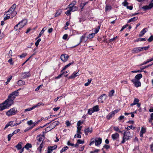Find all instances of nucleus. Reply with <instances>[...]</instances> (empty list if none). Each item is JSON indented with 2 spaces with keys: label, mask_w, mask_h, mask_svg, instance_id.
Returning a JSON list of instances; mask_svg holds the SVG:
<instances>
[{
  "label": "nucleus",
  "mask_w": 153,
  "mask_h": 153,
  "mask_svg": "<svg viewBox=\"0 0 153 153\" xmlns=\"http://www.w3.org/2000/svg\"><path fill=\"white\" fill-rule=\"evenodd\" d=\"M34 109V108H33V107H32L31 108H28L25 109V111L26 112V111H30L32 110L33 109Z\"/></svg>",
  "instance_id": "obj_52"
},
{
  "label": "nucleus",
  "mask_w": 153,
  "mask_h": 153,
  "mask_svg": "<svg viewBox=\"0 0 153 153\" xmlns=\"http://www.w3.org/2000/svg\"><path fill=\"white\" fill-rule=\"evenodd\" d=\"M139 101V100L136 98H135L134 99V102L135 103V104H136L137 103H138Z\"/></svg>",
  "instance_id": "obj_64"
},
{
  "label": "nucleus",
  "mask_w": 153,
  "mask_h": 153,
  "mask_svg": "<svg viewBox=\"0 0 153 153\" xmlns=\"http://www.w3.org/2000/svg\"><path fill=\"white\" fill-rule=\"evenodd\" d=\"M18 91H15L12 92L8 96V98L6 100L10 105L11 106L13 103V100L19 95Z\"/></svg>",
  "instance_id": "obj_1"
},
{
  "label": "nucleus",
  "mask_w": 153,
  "mask_h": 153,
  "mask_svg": "<svg viewBox=\"0 0 153 153\" xmlns=\"http://www.w3.org/2000/svg\"><path fill=\"white\" fill-rule=\"evenodd\" d=\"M128 3L125 0L122 3V4L124 6H128Z\"/></svg>",
  "instance_id": "obj_56"
},
{
  "label": "nucleus",
  "mask_w": 153,
  "mask_h": 153,
  "mask_svg": "<svg viewBox=\"0 0 153 153\" xmlns=\"http://www.w3.org/2000/svg\"><path fill=\"white\" fill-rule=\"evenodd\" d=\"M146 40V39L145 38H139L137 40L135 41V42L138 41H143Z\"/></svg>",
  "instance_id": "obj_48"
},
{
  "label": "nucleus",
  "mask_w": 153,
  "mask_h": 153,
  "mask_svg": "<svg viewBox=\"0 0 153 153\" xmlns=\"http://www.w3.org/2000/svg\"><path fill=\"white\" fill-rule=\"evenodd\" d=\"M150 46L149 45H148L147 47H141L142 50H145V51L147 50L148 49L150 48Z\"/></svg>",
  "instance_id": "obj_45"
},
{
  "label": "nucleus",
  "mask_w": 153,
  "mask_h": 153,
  "mask_svg": "<svg viewBox=\"0 0 153 153\" xmlns=\"http://www.w3.org/2000/svg\"><path fill=\"white\" fill-rule=\"evenodd\" d=\"M93 131L92 128L88 127L85 128L84 130V132L86 135H88L89 134H91Z\"/></svg>",
  "instance_id": "obj_13"
},
{
  "label": "nucleus",
  "mask_w": 153,
  "mask_h": 153,
  "mask_svg": "<svg viewBox=\"0 0 153 153\" xmlns=\"http://www.w3.org/2000/svg\"><path fill=\"white\" fill-rule=\"evenodd\" d=\"M16 7V4H14L9 8V10L6 12V13L7 14V15H8L11 14V18H13L15 16L17 13V12L15 10Z\"/></svg>",
  "instance_id": "obj_2"
},
{
  "label": "nucleus",
  "mask_w": 153,
  "mask_h": 153,
  "mask_svg": "<svg viewBox=\"0 0 153 153\" xmlns=\"http://www.w3.org/2000/svg\"><path fill=\"white\" fill-rule=\"evenodd\" d=\"M153 7V0H152L150 2L148 5H146L142 7V9L144 11L150 10Z\"/></svg>",
  "instance_id": "obj_6"
},
{
  "label": "nucleus",
  "mask_w": 153,
  "mask_h": 153,
  "mask_svg": "<svg viewBox=\"0 0 153 153\" xmlns=\"http://www.w3.org/2000/svg\"><path fill=\"white\" fill-rule=\"evenodd\" d=\"M119 137V134L117 133H115L111 135V137L113 140H116Z\"/></svg>",
  "instance_id": "obj_20"
},
{
  "label": "nucleus",
  "mask_w": 153,
  "mask_h": 153,
  "mask_svg": "<svg viewBox=\"0 0 153 153\" xmlns=\"http://www.w3.org/2000/svg\"><path fill=\"white\" fill-rule=\"evenodd\" d=\"M107 98V95L106 94H103L100 96L99 98L98 101L99 102L103 103Z\"/></svg>",
  "instance_id": "obj_11"
},
{
  "label": "nucleus",
  "mask_w": 153,
  "mask_h": 153,
  "mask_svg": "<svg viewBox=\"0 0 153 153\" xmlns=\"http://www.w3.org/2000/svg\"><path fill=\"white\" fill-rule=\"evenodd\" d=\"M114 93V90H111V91L109 93V95L108 96L109 97H112L113 95V94Z\"/></svg>",
  "instance_id": "obj_42"
},
{
  "label": "nucleus",
  "mask_w": 153,
  "mask_h": 153,
  "mask_svg": "<svg viewBox=\"0 0 153 153\" xmlns=\"http://www.w3.org/2000/svg\"><path fill=\"white\" fill-rule=\"evenodd\" d=\"M128 25H124V26H123L121 29V30H120V31H123V30L125 28H126V27H127V26H128Z\"/></svg>",
  "instance_id": "obj_59"
},
{
  "label": "nucleus",
  "mask_w": 153,
  "mask_h": 153,
  "mask_svg": "<svg viewBox=\"0 0 153 153\" xmlns=\"http://www.w3.org/2000/svg\"><path fill=\"white\" fill-rule=\"evenodd\" d=\"M41 121V120H38L36 122L34 123V125L32 127H33L34 126H35L37 124H38Z\"/></svg>",
  "instance_id": "obj_61"
},
{
  "label": "nucleus",
  "mask_w": 153,
  "mask_h": 153,
  "mask_svg": "<svg viewBox=\"0 0 153 153\" xmlns=\"http://www.w3.org/2000/svg\"><path fill=\"white\" fill-rule=\"evenodd\" d=\"M118 38V37L117 36H116V37H114L112 39H110L109 40V42H111L113 41L114 40Z\"/></svg>",
  "instance_id": "obj_57"
},
{
  "label": "nucleus",
  "mask_w": 153,
  "mask_h": 153,
  "mask_svg": "<svg viewBox=\"0 0 153 153\" xmlns=\"http://www.w3.org/2000/svg\"><path fill=\"white\" fill-rule=\"evenodd\" d=\"M68 149V147L67 146H65L64 147V148L62 149L60 151V153H62L66 151L67 149Z\"/></svg>",
  "instance_id": "obj_37"
},
{
  "label": "nucleus",
  "mask_w": 153,
  "mask_h": 153,
  "mask_svg": "<svg viewBox=\"0 0 153 153\" xmlns=\"http://www.w3.org/2000/svg\"><path fill=\"white\" fill-rule=\"evenodd\" d=\"M71 10L69 9V10H68L65 13V14L67 15L68 16L71 14Z\"/></svg>",
  "instance_id": "obj_63"
},
{
  "label": "nucleus",
  "mask_w": 153,
  "mask_h": 153,
  "mask_svg": "<svg viewBox=\"0 0 153 153\" xmlns=\"http://www.w3.org/2000/svg\"><path fill=\"white\" fill-rule=\"evenodd\" d=\"M23 79H25L30 76V74L29 72H24L22 73V74Z\"/></svg>",
  "instance_id": "obj_16"
},
{
  "label": "nucleus",
  "mask_w": 153,
  "mask_h": 153,
  "mask_svg": "<svg viewBox=\"0 0 153 153\" xmlns=\"http://www.w3.org/2000/svg\"><path fill=\"white\" fill-rule=\"evenodd\" d=\"M25 119H24L23 120H21L20 121H19V122H18V123H16L15 124H14L13 126H16L18 125H19L23 121L25 120Z\"/></svg>",
  "instance_id": "obj_53"
},
{
  "label": "nucleus",
  "mask_w": 153,
  "mask_h": 153,
  "mask_svg": "<svg viewBox=\"0 0 153 153\" xmlns=\"http://www.w3.org/2000/svg\"><path fill=\"white\" fill-rule=\"evenodd\" d=\"M92 108L94 112L97 111H99V106L98 105L94 106Z\"/></svg>",
  "instance_id": "obj_31"
},
{
  "label": "nucleus",
  "mask_w": 153,
  "mask_h": 153,
  "mask_svg": "<svg viewBox=\"0 0 153 153\" xmlns=\"http://www.w3.org/2000/svg\"><path fill=\"white\" fill-rule=\"evenodd\" d=\"M138 19V17H134L131 18L128 20V23H129L132 22H134L137 20Z\"/></svg>",
  "instance_id": "obj_28"
},
{
  "label": "nucleus",
  "mask_w": 153,
  "mask_h": 153,
  "mask_svg": "<svg viewBox=\"0 0 153 153\" xmlns=\"http://www.w3.org/2000/svg\"><path fill=\"white\" fill-rule=\"evenodd\" d=\"M71 64V63H70L65 66V67L63 68L62 70L61 71V72H62L63 71L65 70L66 68L69 67Z\"/></svg>",
  "instance_id": "obj_41"
},
{
  "label": "nucleus",
  "mask_w": 153,
  "mask_h": 153,
  "mask_svg": "<svg viewBox=\"0 0 153 153\" xmlns=\"http://www.w3.org/2000/svg\"><path fill=\"white\" fill-rule=\"evenodd\" d=\"M146 131V128L143 127H142L140 132V137H142L143 136V134L145 133Z\"/></svg>",
  "instance_id": "obj_21"
},
{
  "label": "nucleus",
  "mask_w": 153,
  "mask_h": 153,
  "mask_svg": "<svg viewBox=\"0 0 153 153\" xmlns=\"http://www.w3.org/2000/svg\"><path fill=\"white\" fill-rule=\"evenodd\" d=\"M83 123L82 121H81L80 120L77 123V126H80V125Z\"/></svg>",
  "instance_id": "obj_49"
},
{
  "label": "nucleus",
  "mask_w": 153,
  "mask_h": 153,
  "mask_svg": "<svg viewBox=\"0 0 153 153\" xmlns=\"http://www.w3.org/2000/svg\"><path fill=\"white\" fill-rule=\"evenodd\" d=\"M94 142L95 143V138H92L91 139V142L89 144V145L91 146L93 144Z\"/></svg>",
  "instance_id": "obj_40"
},
{
  "label": "nucleus",
  "mask_w": 153,
  "mask_h": 153,
  "mask_svg": "<svg viewBox=\"0 0 153 153\" xmlns=\"http://www.w3.org/2000/svg\"><path fill=\"white\" fill-rule=\"evenodd\" d=\"M88 39L87 36H86V33L84 34L80 37L79 42L77 45H78L82 42L84 43L86 42L87 41Z\"/></svg>",
  "instance_id": "obj_10"
},
{
  "label": "nucleus",
  "mask_w": 153,
  "mask_h": 153,
  "mask_svg": "<svg viewBox=\"0 0 153 153\" xmlns=\"http://www.w3.org/2000/svg\"><path fill=\"white\" fill-rule=\"evenodd\" d=\"M76 1H73L72 3L68 5V7L74 6L76 4Z\"/></svg>",
  "instance_id": "obj_46"
},
{
  "label": "nucleus",
  "mask_w": 153,
  "mask_h": 153,
  "mask_svg": "<svg viewBox=\"0 0 153 153\" xmlns=\"http://www.w3.org/2000/svg\"><path fill=\"white\" fill-rule=\"evenodd\" d=\"M44 105V104H43V103H42V102H39L37 103V104L36 105H34L33 107V108H34V109L36 108V107H37L39 106H40V105H42V106H43Z\"/></svg>",
  "instance_id": "obj_35"
},
{
  "label": "nucleus",
  "mask_w": 153,
  "mask_h": 153,
  "mask_svg": "<svg viewBox=\"0 0 153 153\" xmlns=\"http://www.w3.org/2000/svg\"><path fill=\"white\" fill-rule=\"evenodd\" d=\"M81 134L82 133H77V134H76L74 135V138H75L76 137L77 138H81Z\"/></svg>",
  "instance_id": "obj_44"
},
{
  "label": "nucleus",
  "mask_w": 153,
  "mask_h": 153,
  "mask_svg": "<svg viewBox=\"0 0 153 153\" xmlns=\"http://www.w3.org/2000/svg\"><path fill=\"white\" fill-rule=\"evenodd\" d=\"M27 123L28 125H30L32 124L34 125V123L33 122V121L32 120H30L27 121Z\"/></svg>",
  "instance_id": "obj_60"
},
{
  "label": "nucleus",
  "mask_w": 153,
  "mask_h": 153,
  "mask_svg": "<svg viewBox=\"0 0 153 153\" xmlns=\"http://www.w3.org/2000/svg\"><path fill=\"white\" fill-rule=\"evenodd\" d=\"M32 147V145L31 144L27 143L25 146L24 147V148L26 149H28L29 148H31Z\"/></svg>",
  "instance_id": "obj_36"
},
{
  "label": "nucleus",
  "mask_w": 153,
  "mask_h": 153,
  "mask_svg": "<svg viewBox=\"0 0 153 153\" xmlns=\"http://www.w3.org/2000/svg\"><path fill=\"white\" fill-rule=\"evenodd\" d=\"M102 143V139L101 138H95V143L96 146H98L100 144Z\"/></svg>",
  "instance_id": "obj_19"
},
{
  "label": "nucleus",
  "mask_w": 153,
  "mask_h": 153,
  "mask_svg": "<svg viewBox=\"0 0 153 153\" xmlns=\"http://www.w3.org/2000/svg\"><path fill=\"white\" fill-rule=\"evenodd\" d=\"M116 131H118L119 133H122V131H121L119 128L117 126H114L113 128Z\"/></svg>",
  "instance_id": "obj_38"
},
{
  "label": "nucleus",
  "mask_w": 153,
  "mask_h": 153,
  "mask_svg": "<svg viewBox=\"0 0 153 153\" xmlns=\"http://www.w3.org/2000/svg\"><path fill=\"white\" fill-rule=\"evenodd\" d=\"M82 128V126H77V133H82L81 130Z\"/></svg>",
  "instance_id": "obj_39"
},
{
  "label": "nucleus",
  "mask_w": 153,
  "mask_h": 153,
  "mask_svg": "<svg viewBox=\"0 0 153 153\" xmlns=\"http://www.w3.org/2000/svg\"><path fill=\"white\" fill-rule=\"evenodd\" d=\"M13 121H11L9 122L8 123H7L5 126V127H4V129H5L7 128L9 126H13Z\"/></svg>",
  "instance_id": "obj_27"
},
{
  "label": "nucleus",
  "mask_w": 153,
  "mask_h": 153,
  "mask_svg": "<svg viewBox=\"0 0 153 153\" xmlns=\"http://www.w3.org/2000/svg\"><path fill=\"white\" fill-rule=\"evenodd\" d=\"M130 137V133L128 131L125 132L124 134L123 138V140L121 142V143H124L126 141L129 139Z\"/></svg>",
  "instance_id": "obj_4"
},
{
  "label": "nucleus",
  "mask_w": 153,
  "mask_h": 153,
  "mask_svg": "<svg viewBox=\"0 0 153 153\" xmlns=\"http://www.w3.org/2000/svg\"><path fill=\"white\" fill-rule=\"evenodd\" d=\"M18 85L19 86L23 85H25V82L23 81L22 80H19L17 82Z\"/></svg>",
  "instance_id": "obj_30"
},
{
  "label": "nucleus",
  "mask_w": 153,
  "mask_h": 153,
  "mask_svg": "<svg viewBox=\"0 0 153 153\" xmlns=\"http://www.w3.org/2000/svg\"><path fill=\"white\" fill-rule=\"evenodd\" d=\"M79 71L77 72H76V71L74 72L72 74L69 76V78L74 79L77 76L79 75L80 74L78 73Z\"/></svg>",
  "instance_id": "obj_15"
},
{
  "label": "nucleus",
  "mask_w": 153,
  "mask_h": 153,
  "mask_svg": "<svg viewBox=\"0 0 153 153\" xmlns=\"http://www.w3.org/2000/svg\"><path fill=\"white\" fill-rule=\"evenodd\" d=\"M94 112L93 110H92V108L89 109L88 111V114L89 115L92 114Z\"/></svg>",
  "instance_id": "obj_43"
},
{
  "label": "nucleus",
  "mask_w": 153,
  "mask_h": 153,
  "mask_svg": "<svg viewBox=\"0 0 153 153\" xmlns=\"http://www.w3.org/2000/svg\"><path fill=\"white\" fill-rule=\"evenodd\" d=\"M77 143L78 144H83L84 143V141H82L81 140L79 139L77 140Z\"/></svg>",
  "instance_id": "obj_51"
},
{
  "label": "nucleus",
  "mask_w": 153,
  "mask_h": 153,
  "mask_svg": "<svg viewBox=\"0 0 153 153\" xmlns=\"http://www.w3.org/2000/svg\"><path fill=\"white\" fill-rule=\"evenodd\" d=\"M46 27H44L42 30L41 31V32H40V33L39 34V35L38 36V37L37 38L40 37L42 34L46 30Z\"/></svg>",
  "instance_id": "obj_33"
},
{
  "label": "nucleus",
  "mask_w": 153,
  "mask_h": 153,
  "mask_svg": "<svg viewBox=\"0 0 153 153\" xmlns=\"http://www.w3.org/2000/svg\"><path fill=\"white\" fill-rule=\"evenodd\" d=\"M148 31V29L146 28H144L140 32V34L139 35L140 37L142 36L144 34Z\"/></svg>",
  "instance_id": "obj_22"
},
{
  "label": "nucleus",
  "mask_w": 153,
  "mask_h": 153,
  "mask_svg": "<svg viewBox=\"0 0 153 153\" xmlns=\"http://www.w3.org/2000/svg\"><path fill=\"white\" fill-rule=\"evenodd\" d=\"M69 7L71 11H75L78 10V7L76 6H70Z\"/></svg>",
  "instance_id": "obj_24"
},
{
  "label": "nucleus",
  "mask_w": 153,
  "mask_h": 153,
  "mask_svg": "<svg viewBox=\"0 0 153 153\" xmlns=\"http://www.w3.org/2000/svg\"><path fill=\"white\" fill-rule=\"evenodd\" d=\"M53 150V149H52L51 148L50 146L48 147V153H51V152H52Z\"/></svg>",
  "instance_id": "obj_55"
},
{
  "label": "nucleus",
  "mask_w": 153,
  "mask_h": 153,
  "mask_svg": "<svg viewBox=\"0 0 153 153\" xmlns=\"http://www.w3.org/2000/svg\"><path fill=\"white\" fill-rule=\"evenodd\" d=\"M153 40V35H152L148 39L149 42H151Z\"/></svg>",
  "instance_id": "obj_58"
},
{
  "label": "nucleus",
  "mask_w": 153,
  "mask_h": 153,
  "mask_svg": "<svg viewBox=\"0 0 153 153\" xmlns=\"http://www.w3.org/2000/svg\"><path fill=\"white\" fill-rule=\"evenodd\" d=\"M88 82L87 83H85V85L86 86H88L91 83V80L88 79Z\"/></svg>",
  "instance_id": "obj_54"
},
{
  "label": "nucleus",
  "mask_w": 153,
  "mask_h": 153,
  "mask_svg": "<svg viewBox=\"0 0 153 153\" xmlns=\"http://www.w3.org/2000/svg\"><path fill=\"white\" fill-rule=\"evenodd\" d=\"M68 57L69 56L68 55L64 54L61 55L60 58L62 61L65 62L67 60Z\"/></svg>",
  "instance_id": "obj_14"
},
{
  "label": "nucleus",
  "mask_w": 153,
  "mask_h": 153,
  "mask_svg": "<svg viewBox=\"0 0 153 153\" xmlns=\"http://www.w3.org/2000/svg\"><path fill=\"white\" fill-rule=\"evenodd\" d=\"M27 20L25 19L22 20L18 23L19 25V28L18 30L19 32H20L21 29L23 28L27 24Z\"/></svg>",
  "instance_id": "obj_8"
},
{
  "label": "nucleus",
  "mask_w": 153,
  "mask_h": 153,
  "mask_svg": "<svg viewBox=\"0 0 153 153\" xmlns=\"http://www.w3.org/2000/svg\"><path fill=\"white\" fill-rule=\"evenodd\" d=\"M45 139V136L44 135H39L37 136V145H39L40 143L43 141V140Z\"/></svg>",
  "instance_id": "obj_9"
},
{
  "label": "nucleus",
  "mask_w": 153,
  "mask_h": 153,
  "mask_svg": "<svg viewBox=\"0 0 153 153\" xmlns=\"http://www.w3.org/2000/svg\"><path fill=\"white\" fill-rule=\"evenodd\" d=\"M131 81L136 87H138L141 85V83L139 80H136V79H132Z\"/></svg>",
  "instance_id": "obj_12"
},
{
  "label": "nucleus",
  "mask_w": 153,
  "mask_h": 153,
  "mask_svg": "<svg viewBox=\"0 0 153 153\" xmlns=\"http://www.w3.org/2000/svg\"><path fill=\"white\" fill-rule=\"evenodd\" d=\"M95 34L94 33H91L89 34L88 36H87L88 38V39H91L92 38H93L95 36Z\"/></svg>",
  "instance_id": "obj_34"
},
{
  "label": "nucleus",
  "mask_w": 153,
  "mask_h": 153,
  "mask_svg": "<svg viewBox=\"0 0 153 153\" xmlns=\"http://www.w3.org/2000/svg\"><path fill=\"white\" fill-rule=\"evenodd\" d=\"M59 123L58 121H55L51 123L49 126L51 130L54 128L55 126L58 125Z\"/></svg>",
  "instance_id": "obj_18"
},
{
  "label": "nucleus",
  "mask_w": 153,
  "mask_h": 153,
  "mask_svg": "<svg viewBox=\"0 0 153 153\" xmlns=\"http://www.w3.org/2000/svg\"><path fill=\"white\" fill-rule=\"evenodd\" d=\"M17 113L16 109L15 108H13L9 110L6 113V114L8 116H10L15 114Z\"/></svg>",
  "instance_id": "obj_5"
},
{
  "label": "nucleus",
  "mask_w": 153,
  "mask_h": 153,
  "mask_svg": "<svg viewBox=\"0 0 153 153\" xmlns=\"http://www.w3.org/2000/svg\"><path fill=\"white\" fill-rule=\"evenodd\" d=\"M142 76L141 74H139L136 75L135 78L134 79H136V80H139V79L142 78Z\"/></svg>",
  "instance_id": "obj_26"
},
{
  "label": "nucleus",
  "mask_w": 153,
  "mask_h": 153,
  "mask_svg": "<svg viewBox=\"0 0 153 153\" xmlns=\"http://www.w3.org/2000/svg\"><path fill=\"white\" fill-rule=\"evenodd\" d=\"M27 55L26 53H23L20 55H19V56L21 58L25 57Z\"/></svg>",
  "instance_id": "obj_62"
},
{
  "label": "nucleus",
  "mask_w": 153,
  "mask_h": 153,
  "mask_svg": "<svg viewBox=\"0 0 153 153\" xmlns=\"http://www.w3.org/2000/svg\"><path fill=\"white\" fill-rule=\"evenodd\" d=\"M112 9L110 5H106L105 7V11H110Z\"/></svg>",
  "instance_id": "obj_32"
},
{
  "label": "nucleus",
  "mask_w": 153,
  "mask_h": 153,
  "mask_svg": "<svg viewBox=\"0 0 153 153\" xmlns=\"http://www.w3.org/2000/svg\"><path fill=\"white\" fill-rule=\"evenodd\" d=\"M16 147L18 150L22 148V145H21L19 143L16 146Z\"/></svg>",
  "instance_id": "obj_47"
},
{
  "label": "nucleus",
  "mask_w": 153,
  "mask_h": 153,
  "mask_svg": "<svg viewBox=\"0 0 153 153\" xmlns=\"http://www.w3.org/2000/svg\"><path fill=\"white\" fill-rule=\"evenodd\" d=\"M100 26L99 25L97 27H96L92 29L93 31L95 32V33H94V34H97L99 32V30L100 28Z\"/></svg>",
  "instance_id": "obj_25"
},
{
  "label": "nucleus",
  "mask_w": 153,
  "mask_h": 153,
  "mask_svg": "<svg viewBox=\"0 0 153 153\" xmlns=\"http://www.w3.org/2000/svg\"><path fill=\"white\" fill-rule=\"evenodd\" d=\"M11 106L6 100L0 104V111H2L9 108Z\"/></svg>",
  "instance_id": "obj_3"
},
{
  "label": "nucleus",
  "mask_w": 153,
  "mask_h": 153,
  "mask_svg": "<svg viewBox=\"0 0 153 153\" xmlns=\"http://www.w3.org/2000/svg\"><path fill=\"white\" fill-rule=\"evenodd\" d=\"M41 41V39H39L38 40L36 41V42L35 44L36 46L37 47L39 44V42H40Z\"/></svg>",
  "instance_id": "obj_50"
},
{
  "label": "nucleus",
  "mask_w": 153,
  "mask_h": 153,
  "mask_svg": "<svg viewBox=\"0 0 153 153\" xmlns=\"http://www.w3.org/2000/svg\"><path fill=\"white\" fill-rule=\"evenodd\" d=\"M141 51H142L141 47H138L134 48L132 50V52L133 53H137Z\"/></svg>",
  "instance_id": "obj_17"
},
{
  "label": "nucleus",
  "mask_w": 153,
  "mask_h": 153,
  "mask_svg": "<svg viewBox=\"0 0 153 153\" xmlns=\"http://www.w3.org/2000/svg\"><path fill=\"white\" fill-rule=\"evenodd\" d=\"M120 110V109H117L112 111L107 116L106 118L108 120L110 119L114 116L115 114L117 113Z\"/></svg>",
  "instance_id": "obj_7"
},
{
  "label": "nucleus",
  "mask_w": 153,
  "mask_h": 153,
  "mask_svg": "<svg viewBox=\"0 0 153 153\" xmlns=\"http://www.w3.org/2000/svg\"><path fill=\"white\" fill-rule=\"evenodd\" d=\"M88 3V2L86 1L84 3H82L80 4V7L81 10V11L82 10L83 8Z\"/></svg>",
  "instance_id": "obj_29"
},
{
  "label": "nucleus",
  "mask_w": 153,
  "mask_h": 153,
  "mask_svg": "<svg viewBox=\"0 0 153 153\" xmlns=\"http://www.w3.org/2000/svg\"><path fill=\"white\" fill-rule=\"evenodd\" d=\"M44 143L43 142V141H42L41 143L39 144L40 145L37 148V151H39L40 152V153H41V151H42V149L43 147Z\"/></svg>",
  "instance_id": "obj_23"
}]
</instances>
